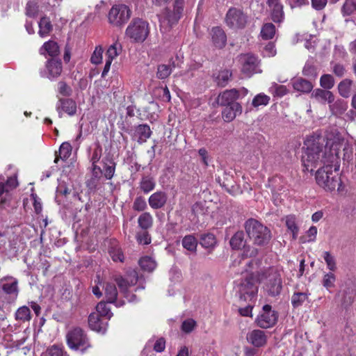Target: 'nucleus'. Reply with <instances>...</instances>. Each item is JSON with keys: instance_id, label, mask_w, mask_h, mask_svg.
<instances>
[{"instance_id": "nucleus-8", "label": "nucleus", "mask_w": 356, "mask_h": 356, "mask_svg": "<svg viewBox=\"0 0 356 356\" xmlns=\"http://www.w3.org/2000/svg\"><path fill=\"white\" fill-rule=\"evenodd\" d=\"M131 10L124 4H118L112 6L108 12L109 23L117 27H121L129 19Z\"/></svg>"}, {"instance_id": "nucleus-11", "label": "nucleus", "mask_w": 356, "mask_h": 356, "mask_svg": "<svg viewBox=\"0 0 356 356\" xmlns=\"http://www.w3.org/2000/svg\"><path fill=\"white\" fill-rule=\"evenodd\" d=\"M277 312L273 310L270 305H265L255 319V323L261 328L268 329L273 327L277 322Z\"/></svg>"}, {"instance_id": "nucleus-52", "label": "nucleus", "mask_w": 356, "mask_h": 356, "mask_svg": "<svg viewBox=\"0 0 356 356\" xmlns=\"http://www.w3.org/2000/svg\"><path fill=\"white\" fill-rule=\"evenodd\" d=\"M270 97L264 95L263 93H260L254 97L252 100V105L254 107H258L259 106H266L269 103Z\"/></svg>"}, {"instance_id": "nucleus-30", "label": "nucleus", "mask_w": 356, "mask_h": 356, "mask_svg": "<svg viewBox=\"0 0 356 356\" xmlns=\"http://www.w3.org/2000/svg\"><path fill=\"white\" fill-rule=\"evenodd\" d=\"M140 188L144 193H148L153 191L156 186V182L153 177L144 175L139 183Z\"/></svg>"}, {"instance_id": "nucleus-61", "label": "nucleus", "mask_w": 356, "mask_h": 356, "mask_svg": "<svg viewBox=\"0 0 356 356\" xmlns=\"http://www.w3.org/2000/svg\"><path fill=\"white\" fill-rule=\"evenodd\" d=\"M58 91L63 96H70L72 94L71 88L63 81H60L58 83Z\"/></svg>"}, {"instance_id": "nucleus-9", "label": "nucleus", "mask_w": 356, "mask_h": 356, "mask_svg": "<svg viewBox=\"0 0 356 356\" xmlns=\"http://www.w3.org/2000/svg\"><path fill=\"white\" fill-rule=\"evenodd\" d=\"M225 21L230 29H243L248 22V16L242 9L232 7L228 10Z\"/></svg>"}, {"instance_id": "nucleus-20", "label": "nucleus", "mask_w": 356, "mask_h": 356, "mask_svg": "<svg viewBox=\"0 0 356 356\" xmlns=\"http://www.w3.org/2000/svg\"><path fill=\"white\" fill-rule=\"evenodd\" d=\"M104 295L106 301L109 303H115L117 307L124 305V301L116 302L118 297V290L115 284L111 282H106L104 286Z\"/></svg>"}, {"instance_id": "nucleus-29", "label": "nucleus", "mask_w": 356, "mask_h": 356, "mask_svg": "<svg viewBox=\"0 0 356 356\" xmlns=\"http://www.w3.org/2000/svg\"><path fill=\"white\" fill-rule=\"evenodd\" d=\"M32 318L31 312L29 307L22 306L15 313V319L19 323H29Z\"/></svg>"}, {"instance_id": "nucleus-39", "label": "nucleus", "mask_w": 356, "mask_h": 356, "mask_svg": "<svg viewBox=\"0 0 356 356\" xmlns=\"http://www.w3.org/2000/svg\"><path fill=\"white\" fill-rule=\"evenodd\" d=\"M72 147L69 143H63L59 148V155H56L54 163H58L59 159H67L71 154Z\"/></svg>"}, {"instance_id": "nucleus-15", "label": "nucleus", "mask_w": 356, "mask_h": 356, "mask_svg": "<svg viewBox=\"0 0 356 356\" xmlns=\"http://www.w3.org/2000/svg\"><path fill=\"white\" fill-rule=\"evenodd\" d=\"M246 339L253 346L260 348L266 344L268 337L264 331L257 329L248 332Z\"/></svg>"}, {"instance_id": "nucleus-26", "label": "nucleus", "mask_w": 356, "mask_h": 356, "mask_svg": "<svg viewBox=\"0 0 356 356\" xmlns=\"http://www.w3.org/2000/svg\"><path fill=\"white\" fill-rule=\"evenodd\" d=\"M312 97L317 101L323 103L327 102L328 104L332 103L334 100V95L331 91L321 88L315 89L312 93Z\"/></svg>"}, {"instance_id": "nucleus-41", "label": "nucleus", "mask_w": 356, "mask_h": 356, "mask_svg": "<svg viewBox=\"0 0 356 356\" xmlns=\"http://www.w3.org/2000/svg\"><path fill=\"white\" fill-rule=\"evenodd\" d=\"M275 33V26L272 23H266L263 25L261 30V36L264 40L272 39Z\"/></svg>"}, {"instance_id": "nucleus-12", "label": "nucleus", "mask_w": 356, "mask_h": 356, "mask_svg": "<svg viewBox=\"0 0 356 356\" xmlns=\"http://www.w3.org/2000/svg\"><path fill=\"white\" fill-rule=\"evenodd\" d=\"M240 62L242 65L241 72L248 77L254 74L260 73L259 60L257 57L251 54H245L240 56Z\"/></svg>"}, {"instance_id": "nucleus-43", "label": "nucleus", "mask_w": 356, "mask_h": 356, "mask_svg": "<svg viewBox=\"0 0 356 356\" xmlns=\"http://www.w3.org/2000/svg\"><path fill=\"white\" fill-rule=\"evenodd\" d=\"M200 244L205 248H212L216 244V239L213 234H205L200 238Z\"/></svg>"}, {"instance_id": "nucleus-7", "label": "nucleus", "mask_w": 356, "mask_h": 356, "mask_svg": "<svg viewBox=\"0 0 356 356\" xmlns=\"http://www.w3.org/2000/svg\"><path fill=\"white\" fill-rule=\"evenodd\" d=\"M260 282L259 273L257 276L254 274H248L238 285V293L241 299L247 300L254 298L258 292L257 283Z\"/></svg>"}, {"instance_id": "nucleus-1", "label": "nucleus", "mask_w": 356, "mask_h": 356, "mask_svg": "<svg viewBox=\"0 0 356 356\" xmlns=\"http://www.w3.org/2000/svg\"><path fill=\"white\" fill-rule=\"evenodd\" d=\"M325 158L324 165L316 172V181L325 191H333L341 184L338 172V157L336 154L330 153Z\"/></svg>"}, {"instance_id": "nucleus-48", "label": "nucleus", "mask_w": 356, "mask_h": 356, "mask_svg": "<svg viewBox=\"0 0 356 356\" xmlns=\"http://www.w3.org/2000/svg\"><path fill=\"white\" fill-rule=\"evenodd\" d=\"M270 92L275 97H281L286 95L289 90L285 86L274 83L270 87Z\"/></svg>"}, {"instance_id": "nucleus-40", "label": "nucleus", "mask_w": 356, "mask_h": 356, "mask_svg": "<svg viewBox=\"0 0 356 356\" xmlns=\"http://www.w3.org/2000/svg\"><path fill=\"white\" fill-rule=\"evenodd\" d=\"M95 312L99 314V315L106 321H108L113 316V313L111 312V309L107 307L106 302L104 301H102L97 305Z\"/></svg>"}, {"instance_id": "nucleus-42", "label": "nucleus", "mask_w": 356, "mask_h": 356, "mask_svg": "<svg viewBox=\"0 0 356 356\" xmlns=\"http://www.w3.org/2000/svg\"><path fill=\"white\" fill-rule=\"evenodd\" d=\"M39 13V6L35 1H29L26 5L25 14L31 18L37 17Z\"/></svg>"}, {"instance_id": "nucleus-25", "label": "nucleus", "mask_w": 356, "mask_h": 356, "mask_svg": "<svg viewBox=\"0 0 356 356\" xmlns=\"http://www.w3.org/2000/svg\"><path fill=\"white\" fill-rule=\"evenodd\" d=\"M356 90V83L350 79H344L338 84V92L343 98H348L353 92V88Z\"/></svg>"}, {"instance_id": "nucleus-28", "label": "nucleus", "mask_w": 356, "mask_h": 356, "mask_svg": "<svg viewBox=\"0 0 356 356\" xmlns=\"http://www.w3.org/2000/svg\"><path fill=\"white\" fill-rule=\"evenodd\" d=\"M152 131L147 124H139L135 129L134 136L139 143H143L151 136Z\"/></svg>"}, {"instance_id": "nucleus-6", "label": "nucleus", "mask_w": 356, "mask_h": 356, "mask_svg": "<svg viewBox=\"0 0 356 356\" xmlns=\"http://www.w3.org/2000/svg\"><path fill=\"white\" fill-rule=\"evenodd\" d=\"M149 33L148 23L140 18L133 19L126 29V35L135 42H143Z\"/></svg>"}, {"instance_id": "nucleus-37", "label": "nucleus", "mask_w": 356, "mask_h": 356, "mask_svg": "<svg viewBox=\"0 0 356 356\" xmlns=\"http://www.w3.org/2000/svg\"><path fill=\"white\" fill-rule=\"evenodd\" d=\"M182 245L187 250L195 252L197 245V239L193 235H187L182 239Z\"/></svg>"}, {"instance_id": "nucleus-14", "label": "nucleus", "mask_w": 356, "mask_h": 356, "mask_svg": "<svg viewBox=\"0 0 356 356\" xmlns=\"http://www.w3.org/2000/svg\"><path fill=\"white\" fill-rule=\"evenodd\" d=\"M114 281L118 284L120 292L124 294V297L127 298L129 301L131 302L136 299L134 294H131L129 298L128 293L129 288L135 285L138 282V275L135 271L133 273V277L130 280L124 279L122 276H116L114 278Z\"/></svg>"}, {"instance_id": "nucleus-22", "label": "nucleus", "mask_w": 356, "mask_h": 356, "mask_svg": "<svg viewBox=\"0 0 356 356\" xmlns=\"http://www.w3.org/2000/svg\"><path fill=\"white\" fill-rule=\"evenodd\" d=\"M291 84L295 90L302 93H309L314 88L312 82L302 77L293 79Z\"/></svg>"}, {"instance_id": "nucleus-64", "label": "nucleus", "mask_w": 356, "mask_h": 356, "mask_svg": "<svg viewBox=\"0 0 356 356\" xmlns=\"http://www.w3.org/2000/svg\"><path fill=\"white\" fill-rule=\"evenodd\" d=\"M48 356H63V350L57 346H53L47 350Z\"/></svg>"}, {"instance_id": "nucleus-2", "label": "nucleus", "mask_w": 356, "mask_h": 356, "mask_svg": "<svg viewBox=\"0 0 356 356\" xmlns=\"http://www.w3.org/2000/svg\"><path fill=\"white\" fill-rule=\"evenodd\" d=\"M305 145L306 149L302 156V161L305 170L308 172H312L319 164L324 165L325 155L332 153L330 149L324 147L322 144L314 139L307 140Z\"/></svg>"}, {"instance_id": "nucleus-3", "label": "nucleus", "mask_w": 356, "mask_h": 356, "mask_svg": "<svg viewBox=\"0 0 356 356\" xmlns=\"http://www.w3.org/2000/svg\"><path fill=\"white\" fill-rule=\"evenodd\" d=\"M245 232L253 244L257 246L268 245L272 238L270 230L254 218L247 220L244 225Z\"/></svg>"}, {"instance_id": "nucleus-51", "label": "nucleus", "mask_w": 356, "mask_h": 356, "mask_svg": "<svg viewBox=\"0 0 356 356\" xmlns=\"http://www.w3.org/2000/svg\"><path fill=\"white\" fill-rule=\"evenodd\" d=\"M323 259L327 264V268L330 271H335L337 270V264L334 257L332 256L330 252H323Z\"/></svg>"}, {"instance_id": "nucleus-38", "label": "nucleus", "mask_w": 356, "mask_h": 356, "mask_svg": "<svg viewBox=\"0 0 356 356\" xmlns=\"http://www.w3.org/2000/svg\"><path fill=\"white\" fill-rule=\"evenodd\" d=\"M309 293L307 292H296L291 297V304L293 307L297 308L302 305V304L308 299Z\"/></svg>"}, {"instance_id": "nucleus-58", "label": "nucleus", "mask_w": 356, "mask_h": 356, "mask_svg": "<svg viewBox=\"0 0 356 356\" xmlns=\"http://www.w3.org/2000/svg\"><path fill=\"white\" fill-rule=\"evenodd\" d=\"M355 0H346L343 7L342 13L344 15H350L355 11Z\"/></svg>"}, {"instance_id": "nucleus-45", "label": "nucleus", "mask_w": 356, "mask_h": 356, "mask_svg": "<svg viewBox=\"0 0 356 356\" xmlns=\"http://www.w3.org/2000/svg\"><path fill=\"white\" fill-rule=\"evenodd\" d=\"M270 9L273 21L275 23H280L284 19L283 6L280 4Z\"/></svg>"}, {"instance_id": "nucleus-36", "label": "nucleus", "mask_w": 356, "mask_h": 356, "mask_svg": "<svg viewBox=\"0 0 356 356\" xmlns=\"http://www.w3.org/2000/svg\"><path fill=\"white\" fill-rule=\"evenodd\" d=\"M138 222L140 227L146 230L152 227L153 225V218L149 212H145L138 217Z\"/></svg>"}, {"instance_id": "nucleus-21", "label": "nucleus", "mask_w": 356, "mask_h": 356, "mask_svg": "<svg viewBox=\"0 0 356 356\" xmlns=\"http://www.w3.org/2000/svg\"><path fill=\"white\" fill-rule=\"evenodd\" d=\"M57 111L60 117L61 111L67 113L69 115H74L76 112V104L72 99H60L57 106Z\"/></svg>"}, {"instance_id": "nucleus-18", "label": "nucleus", "mask_w": 356, "mask_h": 356, "mask_svg": "<svg viewBox=\"0 0 356 356\" xmlns=\"http://www.w3.org/2000/svg\"><path fill=\"white\" fill-rule=\"evenodd\" d=\"M239 97V92L235 88L226 90L218 97V102L222 106H229L236 104L235 102Z\"/></svg>"}, {"instance_id": "nucleus-31", "label": "nucleus", "mask_w": 356, "mask_h": 356, "mask_svg": "<svg viewBox=\"0 0 356 356\" xmlns=\"http://www.w3.org/2000/svg\"><path fill=\"white\" fill-rule=\"evenodd\" d=\"M39 31L38 34L41 37L47 36L53 30V26L49 18L47 16H43L40 18L39 22Z\"/></svg>"}, {"instance_id": "nucleus-33", "label": "nucleus", "mask_w": 356, "mask_h": 356, "mask_svg": "<svg viewBox=\"0 0 356 356\" xmlns=\"http://www.w3.org/2000/svg\"><path fill=\"white\" fill-rule=\"evenodd\" d=\"M104 169L102 173L107 179H111L114 176L116 163L111 159L105 158L103 160Z\"/></svg>"}, {"instance_id": "nucleus-23", "label": "nucleus", "mask_w": 356, "mask_h": 356, "mask_svg": "<svg viewBox=\"0 0 356 356\" xmlns=\"http://www.w3.org/2000/svg\"><path fill=\"white\" fill-rule=\"evenodd\" d=\"M241 112L242 107L238 103L225 106V108L222 112V118L226 122H231L236 117L237 115L241 114Z\"/></svg>"}, {"instance_id": "nucleus-59", "label": "nucleus", "mask_w": 356, "mask_h": 356, "mask_svg": "<svg viewBox=\"0 0 356 356\" xmlns=\"http://www.w3.org/2000/svg\"><path fill=\"white\" fill-rule=\"evenodd\" d=\"M147 207V204L143 197H137L133 204V209L135 211H143Z\"/></svg>"}, {"instance_id": "nucleus-56", "label": "nucleus", "mask_w": 356, "mask_h": 356, "mask_svg": "<svg viewBox=\"0 0 356 356\" xmlns=\"http://www.w3.org/2000/svg\"><path fill=\"white\" fill-rule=\"evenodd\" d=\"M302 74L307 77L316 78L317 76L316 66L312 63H307L302 69Z\"/></svg>"}, {"instance_id": "nucleus-32", "label": "nucleus", "mask_w": 356, "mask_h": 356, "mask_svg": "<svg viewBox=\"0 0 356 356\" xmlns=\"http://www.w3.org/2000/svg\"><path fill=\"white\" fill-rule=\"evenodd\" d=\"M329 108L332 115H338L343 113L346 111L348 106L347 103L343 99H337L329 104Z\"/></svg>"}, {"instance_id": "nucleus-17", "label": "nucleus", "mask_w": 356, "mask_h": 356, "mask_svg": "<svg viewBox=\"0 0 356 356\" xmlns=\"http://www.w3.org/2000/svg\"><path fill=\"white\" fill-rule=\"evenodd\" d=\"M356 298V284L353 282L346 284V289L343 291L341 298V305L343 307L350 306Z\"/></svg>"}, {"instance_id": "nucleus-47", "label": "nucleus", "mask_w": 356, "mask_h": 356, "mask_svg": "<svg viewBox=\"0 0 356 356\" xmlns=\"http://www.w3.org/2000/svg\"><path fill=\"white\" fill-rule=\"evenodd\" d=\"M320 85L323 89L330 90L334 86V77L329 74L322 75L320 79Z\"/></svg>"}, {"instance_id": "nucleus-27", "label": "nucleus", "mask_w": 356, "mask_h": 356, "mask_svg": "<svg viewBox=\"0 0 356 356\" xmlns=\"http://www.w3.org/2000/svg\"><path fill=\"white\" fill-rule=\"evenodd\" d=\"M46 67L49 73V78H55L62 72V63L60 60L52 58L47 62Z\"/></svg>"}, {"instance_id": "nucleus-10", "label": "nucleus", "mask_w": 356, "mask_h": 356, "mask_svg": "<svg viewBox=\"0 0 356 356\" xmlns=\"http://www.w3.org/2000/svg\"><path fill=\"white\" fill-rule=\"evenodd\" d=\"M67 342L70 348L82 350L90 346L85 332L80 327H75L67 334Z\"/></svg>"}, {"instance_id": "nucleus-50", "label": "nucleus", "mask_w": 356, "mask_h": 356, "mask_svg": "<svg viewBox=\"0 0 356 356\" xmlns=\"http://www.w3.org/2000/svg\"><path fill=\"white\" fill-rule=\"evenodd\" d=\"M336 281V276L332 272L327 273L324 275L322 280V284L327 289L333 288L334 286V282Z\"/></svg>"}, {"instance_id": "nucleus-35", "label": "nucleus", "mask_w": 356, "mask_h": 356, "mask_svg": "<svg viewBox=\"0 0 356 356\" xmlns=\"http://www.w3.org/2000/svg\"><path fill=\"white\" fill-rule=\"evenodd\" d=\"M230 245L233 249L238 250L245 247L244 233L243 231L236 232L230 240Z\"/></svg>"}, {"instance_id": "nucleus-24", "label": "nucleus", "mask_w": 356, "mask_h": 356, "mask_svg": "<svg viewBox=\"0 0 356 356\" xmlns=\"http://www.w3.org/2000/svg\"><path fill=\"white\" fill-rule=\"evenodd\" d=\"M211 38L213 44L219 49H222L226 44L227 37L224 31L218 27H213L211 29Z\"/></svg>"}, {"instance_id": "nucleus-4", "label": "nucleus", "mask_w": 356, "mask_h": 356, "mask_svg": "<svg viewBox=\"0 0 356 356\" xmlns=\"http://www.w3.org/2000/svg\"><path fill=\"white\" fill-rule=\"evenodd\" d=\"M259 279L260 282L266 280L264 290L268 296L275 297L280 294L282 282L280 271L277 268L270 267L259 272Z\"/></svg>"}, {"instance_id": "nucleus-54", "label": "nucleus", "mask_w": 356, "mask_h": 356, "mask_svg": "<svg viewBox=\"0 0 356 356\" xmlns=\"http://www.w3.org/2000/svg\"><path fill=\"white\" fill-rule=\"evenodd\" d=\"M103 52L104 49L101 46L96 47L90 58L91 63L95 65L101 63Z\"/></svg>"}, {"instance_id": "nucleus-13", "label": "nucleus", "mask_w": 356, "mask_h": 356, "mask_svg": "<svg viewBox=\"0 0 356 356\" xmlns=\"http://www.w3.org/2000/svg\"><path fill=\"white\" fill-rule=\"evenodd\" d=\"M10 279L13 280L12 282L5 283L2 285L1 288L3 294L0 297L2 303L12 304L18 297V281L13 277H10Z\"/></svg>"}, {"instance_id": "nucleus-5", "label": "nucleus", "mask_w": 356, "mask_h": 356, "mask_svg": "<svg viewBox=\"0 0 356 356\" xmlns=\"http://www.w3.org/2000/svg\"><path fill=\"white\" fill-rule=\"evenodd\" d=\"M184 0H175L173 8H165L160 15L159 22L161 29L164 32L168 31L173 25L176 24L181 17L184 11Z\"/></svg>"}, {"instance_id": "nucleus-60", "label": "nucleus", "mask_w": 356, "mask_h": 356, "mask_svg": "<svg viewBox=\"0 0 356 356\" xmlns=\"http://www.w3.org/2000/svg\"><path fill=\"white\" fill-rule=\"evenodd\" d=\"M136 238L138 242L140 244L147 245L151 243V237L146 231L138 233Z\"/></svg>"}, {"instance_id": "nucleus-62", "label": "nucleus", "mask_w": 356, "mask_h": 356, "mask_svg": "<svg viewBox=\"0 0 356 356\" xmlns=\"http://www.w3.org/2000/svg\"><path fill=\"white\" fill-rule=\"evenodd\" d=\"M118 55V47L117 44H113L111 45L107 51H106V56H107V60L113 61V60L116 58Z\"/></svg>"}, {"instance_id": "nucleus-46", "label": "nucleus", "mask_w": 356, "mask_h": 356, "mask_svg": "<svg viewBox=\"0 0 356 356\" xmlns=\"http://www.w3.org/2000/svg\"><path fill=\"white\" fill-rule=\"evenodd\" d=\"M44 49L50 56H56L59 54V47L56 42L49 40L45 42L40 51Z\"/></svg>"}, {"instance_id": "nucleus-57", "label": "nucleus", "mask_w": 356, "mask_h": 356, "mask_svg": "<svg viewBox=\"0 0 356 356\" xmlns=\"http://www.w3.org/2000/svg\"><path fill=\"white\" fill-rule=\"evenodd\" d=\"M332 71L335 76L341 78L345 76L346 70L343 65L339 63H332Z\"/></svg>"}, {"instance_id": "nucleus-19", "label": "nucleus", "mask_w": 356, "mask_h": 356, "mask_svg": "<svg viewBox=\"0 0 356 356\" xmlns=\"http://www.w3.org/2000/svg\"><path fill=\"white\" fill-rule=\"evenodd\" d=\"M168 200V195L163 191H156L152 194L148 202L151 208L153 209H159L163 207Z\"/></svg>"}, {"instance_id": "nucleus-34", "label": "nucleus", "mask_w": 356, "mask_h": 356, "mask_svg": "<svg viewBox=\"0 0 356 356\" xmlns=\"http://www.w3.org/2000/svg\"><path fill=\"white\" fill-rule=\"evenodd\" d=\"M232 72L230 70L225 69L220 70L215 77L217 84L221 87H225L230 80Z\"/></svg>"}, {"instance_id": "nucleus-63", "label": "nucleus", "mask_w": 356, "mask_h": 356, "mask_svg": "<svg viewBox=\"0 0 356 356\" xmlns=\"http://www.w3.org/2000/svg\"><path fill=\"white\" fill-rule=\"evenodd\" d=\"M196 323L193 319H188L184 321L181 325V329L186 333L191 332L195 327Z\"/></svg>"}, {"instance_id": "nucleus-16", "label": "nucleus", "mask_w": 356, "mask_h": 356, "mask_svg": "<svg viewBox=\"0 0 356 356\" xmlns=\"http://www.w3.org/2000/svg\"><path fill=\"white\" fill-rule=\"evenodd\" d=\"M104 318H102L99 314L97 312H92L88 316V325L89 327L97 332H105L108 325V321Z\"/></svg>"}, {"instance_id": "nucleus-55", "label": "nucleus", "mask_w": 356, "mask_h": 356, "mask_svg": "<svg viewBox=\"0 0 356 356\" xmlns=\"http://www.w3.org/2000/svg\"><path fill=\"white\" fill-rule=\"evenodd\" d=\"M172 72V69L167 65H160L158 66L156 76L160 79L167 78Z\"/></svg>"}, {"instance_id": "nucleus-49", "label": "nucleus", "mask_w": 356, "mask_h": 356, "mask_svg": "<svg viewBox=\"0 0 356 356\" xmlns=\"http://www.w3.org/2000/svg\"><path fill=\"white\" fill-rule=\"evenodd\" d=\"M286 225L292 234L293 238L295 239L298 232V228L296 225V218L293 216H288L286 217Z\"/></svg>"}, {"instance_id": "nucleus-53", "label": "nucleus", "mask_w": 356, "mask_h": 356, "mask_svg": "<svg viewBox=\"0 0 356 356\" xmlns=\"http://www.w3.org/2000/svg\"><path fill=\"white\" fill-rule=\"evenodd\" d=\"M109 254L114 261L123 262L124 261V254L122 250L118 246L112 247L109 250Z\"/></svg>"}, {"instance_id": "nucleus-44", "label": "nucleus", "mask_w": 356, "mask_h": 356, "mask_svg": "<svg viewBox=\"0 0 356 356\" xmlns=\"http://www.w3.org/2000/svg\"><path fill=\"white\" fill-rule=\"evenodd\" d=\"M139 265L143 270L152 272L156 268V262L149 257H145L139 260Z\"/></svg>"}]
</instances>
